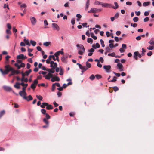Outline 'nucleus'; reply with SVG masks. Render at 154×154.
Returning a JSON list of instances; mask_svg holds the SVG:
<instances>
[{
  "label": "nucleus",
  "instance_id": "1",
  "mask_svg": "<svg viewBox=\"0 0 154 154\" xmlns=\"http://www.w3.org/2000/svg\"><path fill=\"white\" fill-rule=\"evenodd\" d=\"M76 46L78 51V54L79 55H82L85 51V49L84 46L81 44H77Z\"/></svg>",
  "mask_w": 154,
  "mask_h": 154
},
{
  "label": "nucleus",
  "instance_id": "2",
  "mask_svg": "<svg viewBox=\"0 0 154 154\" xmlns=\"http://www.w3.org/2000/svg\"><path fill=\"white\" fill-rule=\"evenodd\" d=\"M101 11L100 9H97L95 8H92L90 10L88 11V13H96L99 12Z\"/></svg>",
  "mask_w": 154,
  "mask_h": 154
},
{
  "label": "nucleus",
  "instance_id": "3",
  "mask_svg": "<svg viewBox=\"0 0 154 154\" xmlns=\"http://www.w3.org/2000/svg\"><path fill=\"white\" fill-rule=\"evenodd\" d=\"M103 68L106 72L109 73L110 72L111 66L110 65H104L103 66Z\"/></svg>",
  "mask_w": 154,
  "mask_h": 154
},
{
  "label": "nucleus",
  "instance_id": "4",
  "mask_svg": "<svg viewBox=\"0 0 154 154\" xmlns=\"http://www.w3.org/2000/svg\"><path fill=\"white\" fill-rule=\"evenodd\" d=\"M137 56L139 58H141L143 56L141 55V54H140L138 51L134 52V58L137 60Z\"/></svg>",
  "mask_w": 154,
  "mask_h": 154
},
{
  "label": "nucleus",
  "instance_id": "5",
  "mask_svg": "<svg viewBox=\"0 0 154 154\" xmlns=\"http://www.w3.org/2000/svg\"><path fill=\"white\" fill-rule=\"evenodd\" d=\"M32 70L29 69L28 70L26 71L24 73H21L22 76L24 77L25 76H28L32 72Z\"/></svg>",
  "mask_w": 154,
  "mask_h": 154
},
{
  "label": "nucleus",
  "instance_id": "6",
  "mask_svg": "<svg viewBox=\"0 0 154 154\" xmlns=\"http://www.w3.org/2000/svg\"><path fill=\"white\" fill-rule=\"evenodd\" d=\"M14 65L16 67H17L18 69H20L21 67H24L25 66V64L22 62L21 63L20 65L19 64H17V63H15Z\"/></svg>",
  "mask_w": 154,
  "mask_h": 154
},
{
  "label": "nucleus",
  "instance_id": "7",
  "mask_svg": "<svg viewBox=\"0 0 154 154\" xmlns=\"http://www.w3.org/2000/svg\"><path fill=\"white\" fill-rule=\"evenodd\" d=\"M101 5L103 7L111 8L112 7V5L108 3H102Z\"/></svg>",
  "mask_w": 154,
  "mask_h": 154
},
{
  "label": "nucleus",
  "instance_id": "8",
  "mask_svg": "<svg viewBox=\"0 0 154 154\" xmlns=\"http://www.w3.org/2000/svg\"><path fill=\"white\" fill-rule=\"evenodd\" d=\"M117 67L120 71H124V69L123 68V65L122 63H118L117 64Z\"/></svg>",
  "mask_w": 154,
  "mask_h": 154
},
{
  "label": "nucleus",
  "instance_id": "9",
  "mask_svg": "<svg viewBox=\"0 0 154 154\" xmlns=\"http://www.w3.org/2000/svg\"><path fill=\"white\" fill-rule=\"evenodd\" d=\"M52 27L54 30H56L59 31L60 30V28L58 26L56 23H52Z\"/></svg>",
  "mask_w": 154,
  "mask_h": 154
},
{
  "label": "nucleus",
  "instance_id": "10",
  "mask_svg": "<svg viewBox=\"0 0 154 154\" xmlns=\"http://www.w3.org/2000/svg\"><path fill=\"white\" fill-rule=\"evenodd\" d=\"M30 20L32 25H34L36 24L37 21L35 18L34 17H31L30 18Z\"/></svg>",
  "mask_w": 154,
  "mask_h": 154
},
{
  "label": "nucleus",
  "instance_id": "11",
  "mask_svg": "<svg viewBox=\"0 0 154 154\" xmlns=\"http://www.w3.org/2000/svg\"><path fill=\"white\" fill-rule=\"evenodd\" d=\"M60 80V79L57 76H54L51 79V81L53 82L54 81H59Z\"/></svg>",
  "mask_w": 154,
  "mask_h": 154
},
{
  "label": "nucleus",
  "instance_id": "12",
  "mask_svg": "<svg viewBox=\"0 0 154 154\" xmlns=\"http://www.w3.org/2000/svg\"><path fill=\"white\" fill-rule=\"evenodd\" d=\"M3 88L5 90L8 91H12L11 88L10 86H4Z\"/></svg>",
  "mask_w": 154,
  "mask_h": 154
},
{
  "label": "nucleus",
  "instance_id": "13",
  "mask_svg": "<svg viewBox=\"0 0 154 154\" xmlns=\"http://www.w3.org/2000/svg\"><path fill=\"white\" fill-rule=\"evenodd\" d=\"M5 69L8 71V72L9 71L12 70L13 69V68L12 67H9V66L8 65L5 66Z\"/></svg>",
  "mask_w": 154,
  "mask_h": 154
},
{
  "label": "nucleus",
  "instance_id": "14",
  "mask_svg": "<svg viewBox=\"0 0 154 154\" xmlns=\"http://www.w3.org/2000/svg\"><path fill=\"white\" fill-rule=\"evenodd\" d=\"M72 84V82H69L67 83V84H64L62 87H63V88H65L67 86L71 85Z\"/></svg>",
  "mask_w": 154,
  "mask_h": 154
},
{
  "label": "nucleus",
  "instance_id": "15",
  "mask_svg": "<svg viewBox=\"0 0 154 154\" xmlns=\"http://www.w3.org/2000/svg\"><path fill=\"white\" fill-rule=\"evenodd\" d=\"M53 106L50 104H49L48 103V105H47L46 109L48 110H50V109H53Z\"/></svg>",
  "mask_w": 154,
  "mask_h": 154
},
{
  "label": "nucleus",
  "instance_id": "16",
  "mask_svg": "<svg viewBox=\"0 0 154 154\" xmlns=\"http://www.w3.org/2000/svg\"><path fill=\"white\" fill-rule=\"evenodd\" d=\"M26 94H25L24 93L22 92L21 93V94H19L21 97H23V98L24 99H26Z\"/></svg>",
  "mask_w": 154,
  "mask_h": 154
},
{
  "label": "nucleus",
  "instance_id": "17",
  "mask_svg": "<svg viewBox=\"0 0 154 154\" xmlns=\"http://www.w3.org/2000/svg\"><path fill=\"white\" fill-rule=\"evenodd\" d=\"M67 57H62L61 58V60L63 63H66L67 62L66 59Z\"/></svg>",
  "mask_w": 154,
  "mask_h": 154
},
{
  "label": "nucleus",
  "instance_id": "18",
  "mask_svg": "<svg viewBox=\"0 0 154 154\" xmlns=\"http://www.w3.org/2000/svg\"><path fill=\"white\" fill-rule=\"evenodd\" d=\"M47 105H48V103L44 102L42 103V105H40V107L42 108H44L45 106H46Z\"/></svg>",
  "mask_w": 154,
  "mask_h": 154
},
{
  "label": "nucleus",
  "instance_id": "19",
  "mask_svg": "<svg viewBox=\"0 0 154 154\" xmlns=\"http://www.w3.org/2000/svg\"><path fill=\"white\" fill-rule=\"evenodd\" d=\"M23 41L25 43L26 45H28L29 46L30 45V44L29 43V40L28 39H24L23 40Z\"/></svg>",
  "mask_w": 154,
  "mask_h": 154
},
{
  "label": "nucleus",
  "instance_id": "20",
  "mask_svg": "<svg viewBox=\"0 0 154 154\" xmlns=\"http://www.w3.org/2000/svg\"><path fill=\"white\" fill-rule=\"evenodd\" d=\"M23 57L24 55L23 54H20L17 56V59H23Z\"/></svg>",
  "mask_w": 154,
  "mask_h": 154
},
{
  "label": "nucleus",
  "instance_id": "21",
  "mask_svg": "<svg viewBox=\"0 0 154 154\" xmlns=\"http://www.w3.org/2000/svg\"><path fill=\"white\" fill-rule=\"evenodd\" d=\"M32 97L31 95H29L28 97H26V99H24L27 100V101H29L32 99Z\"/></svg>",
  "mask_w": 154,
  "mask_h": 154
},
{
  "label": "nucleus",
  "instance_id": "22",
  "mask_svg": "<svg viewBox=\"0 0 154 154\" xmlns=\"http://www.w3.org/2000/svg\"><path fill=\"white\" fill-rule=\"evenodd\" d=\"M20 83L17 82L14 85V87L16 88L19 89L20 88Z\"/></svg>",
  "mask_w": 154,
  "mask_h": 154
},
{
  "label": "nucleus",
  "instance_id": "23",
  "mask_svg": "<svg viewBox=\"0 0 154 154\" xmlns=\"http://www.w3.org/2000/svg\"><path fill=\"white\" fill-rule=\"evenodd\" d=\"M26 88L25 87H23L22 88V90L21 91H20L19 92V94H21V93L23 92L25 94H26V92L25 91V90H26Z\"/></svg>",
  "mask_w": 154,
  "mask_h": 154
},
{
  "label": "nucleus",
  "instance_id": "24",
  "mask_svg": "<svg viewBox=\"0 0 154 154\" xmlns=\"http://www.w3.org/2000/svg\"><path fill=\"white\" fill-rule=\"evenodd\" d=\"M21 80L22 82L24 81L26 82H27L28 81V79L27 78H25L23 76L21 79Z\"/></svg>",
  "mask_w": 154,
  "mask_h": 154
},
{
  "label": "nucleus",
  "instance_id": "25",
  "mask_svg": "<svg viewBox=\"0 0 154 154\" xmlns=\"http://www.w3.org/2000/svg\"><path fill=\"white\" fill-rule=\"evenodd\" d=\"M149 43L150 44L153 45L154 46V39L153 38H152L149 42Z\"/></svg>",
  "mask_w": 154,
  "mask_h": 154
},
{
  "label": "nucleus",
  "instance_id": "26",
  "mask_svg": "<svg viewBox=\"0 0 154 154\" xmlns=\"http://www.w3.org/2000/svg\"><path fill=\"white\" fill-rule=\"evenodd\" d=\"M114 4L115 5V7L112 6V8L113 9H116L118 8L119 6L117 2H114Z\"/></svg>",
  "mask_w": 154,
  "mask_h": 154
},
{
  "label": "nucleus",
  "instance_id": "27",
  "mask_svg": "<svg viewBox=\"0 0 154 154\" xmlns=\"http://www.w3.org/2000/svg\"><path fill=\"white\" fill-rule=\"evenodd\" d=\"M50 44L51 42H46L43 44L46 47L48 46Z\"/></svg>",
  "mask_w": 154,
  "mask_h": 154
},
{
  "label": "nucleus",
  "instance_id": "28",
  "mask_svg": "<svg viewBox=\"0 0 154 154\" xmlns=\"http://www.w3.org/2000/svg\"><path fill=\"white\" fill-rule=\"evenodd\" d=\"M30 42L31 44L33 46H35L36 45V42L34 41L31 40L30 41Z\"/></svg>",
  "mask_w": 154,
  "mask_h": 154
},
{
  "label": "nucleus",
  "instance_id": "29",
  "mask_svg": "<svg viewBox=\"0 0 154 154\" xmlns=\"http://www.w3.org/2000/svg\"><path fill=\"white\" fill-rule=\"evenodd\" d=\"M150 2H144L143 5L144 6H146L149 5L150 4Z\"/></svg>",
  "mask_w": 154,
  "mask_h": 154
},
{
  "label": "nucleus",
  "instance_id": "30",
  "mask_svg": "<svg viewBox=\"0 0 154 154\" xmlns=\"http://www.w3.org/2000/svg\"><path fill=\"white\" fill-rule=\"evenodd\" d=\"M89 0H87L86 3L85 9H87L88 8L89 5Z\"/></svg>",
  "mask_w": 154,
  "mask_h": 154
},
{
  "label": "nucleus",
  "instance_id": "31",
  "mask_svg": "<svg viewBox=\"0 0 154 154\" xmlns=\"http://www.w3.org/2000/svg\"><path fill=\"white\" fill-rule=\"evenodd\" d=\"M94 4L95 5H101V4H102V3L99 1L96 0L95 1V2H94Z\"/></svg>",
  "mask_w": 154,
  "mask_h": 154
},
{
  "label": "nucleus",
  "instance_id": "32",
  "mask_svg": "<svg viewBox=\"0 0 154 154\" xmlns=\"http://www.w3.org/2000/svg\"><path fill=\"white\" fill-rule=\"evenodd\" d=\"M86 66L88 68H88H90L91 66V63H89L88 61L86 62Z\"/></svg>",
  "mask_w": 154,
  "mask_h": 154
},
{
  "label": "nucleus",
  "instance_id": "33",
  "mask_svg": "<svg viewBox=\"0 0 154 154\" xmlns=\"http://www.w3.org/2000/svg\"><path fill=\"white\" fill-rule=\"evenodd\" d=\"M91 37L94 40H96L97 38L96 36H94V34L93 33H91L90 34Z\"/></svg>",
  "mask_w": 154,
  "mask_h": 154
},
{
  "label": "nucleus",
  "instance_id": "34",
  "mask_svg": "<svg viewBox=\"0 0 154 154\" xmlns=\"http://www.w3.org/2000/svg\"><path fill=\"white\" fill-rule=\"evenodd\" d=\"M63 74V68L61 67H60V73L59 74L61 75H62Z\"/></svg>",
  "mask_w": 154,
  "mask_h": 154
},
{
  "label": "nucleus",
  "instance_id": "35",
  "mask_svg": "<svg viewBox=\"0 0 154 154\" xmlns=\"http://www.w3.org/2000/svg\"><path fill=\"white\" fill-rule=\"evenodd\" d=\"M93 41V40L91 38H88L87 39V42L90 43L91 44L92 43Z\"/></svg>",
  "mask_w": 154,
  "mask_h": 154
},
{
  "label": "nucleus",
  "instance_id": "36",
  "mask_svg": "<svg viewBox=\"0 0 154 154\" xmlns=\"http://www.w3.org/2000/svg\"><path fill=\"white\" fill-rule=\"evenodd\" d=\"M13 32L14 33L15 35L17 36V35L15 34L16 32H17V30L15 28V27H13Z\"/></svg>",
  "mask_w": 154,
  "mask_h": 154
},
{
  "label": "nucleus",
  "instance_id": "37",
  "mask_svg": "<svg viewBox=\"0 0 154 154\" xmlns=\"http://www.w3.org/2000/svg\"><path fill=\"white\" fill-rule=\"evenodd\" d=\"M5 111L4 110H2L0 112V118L5 114Z\"/></svg>",
  "mask_w": 154,
  "mask_h": 154
},
{
  "label": "nucleus",
  "instance_id": "38",
  "mask_svg": "<svg viewBox=\"0 0 154 154\" xmlns=\"http://www.w3.org/2000/svg\"><path fill=\"white\" fill-rule=\"evenodd\" d=\"M100 43L102 45V46L103 47H105V45L104 44V41L102 39H101L100 40Z\"/></svg>",
  "mask_w": 154,
  "mask_h": 154
},
{
  "label": "nucleus",
  "instance_id": "39",
  "mask_svg": "<svg viewBox=\"0 0 154 154\" xmlns=\"http://www.w3.org/2000/svg\"><path fill=\"white\" fill-rule=\"evenodd\" d=\"M95 78V76L94 75L92 74L90 77L89 79L91 80H93Z\"/></svg>",
  "mask_w": 154,
  "mask_h": 154
},
{
  "label": "nucleus",
  "instance_id": "40",
  "mask_svg": "<svg viewBox=\"0 0 154 154\" xmlns=\"http://www.w3.org/2000/svg\"><path fill=\"white\" fill-rule=\"evenodd\" d=\"M154 45L149 46L147 48L149 50H152L154 49Z\"/></svg>",
  "mask_w": 154,
  "mask_h": 154
},
{
  "label": "nucleus",
  "instance_id": "41",
  "mask_svg": "<svg viewBox=\"0 0 154 154\" xmlns=\"http://www.w3.org/2000/svg\"><path fill=\"white\" fill-rule=\"evenodd\" d=\"M116 55V54L115 53L113 52L111 53H109L108 54V56H112V57H115Z\"/></svg>",
  "mask_w": 154,
  "mask_h": 154
},
{
  "label": "nucleus",
  "instance_id": "42",
  "mask_svg": "<svg viewBox=\"0 0 154 154\" xmlns=\"http://www.w3.org/2000/svg\"><path fill=\"white\" fill-rule=\"evenodd\" d=\"M36 97L39 100H42V99H43V97H42L41 96V95H37L36 96Z\"/></svg>",
  "mask_w": 154,
  "mask_h": 154
},
{
  "label": "nucleus",
  "instance_id": "43",
  "mask_svg": "<svg viewBox=\"0 0 154 154\" xmlns=\"http://www.w3.org/2000/svg\"><path fill=\"white\" fill-rule=\"evenodd\" d=\"M43 121L46 125H49V122L48 119L45 118H44L43 119Z\"/></svg>",
  "mask_w": 154,
  "mask_h": 154
},
{
  "label": "nucleus",
  "instance_id": "44",
  "mask_svg": "<svg viewBox=\"0 0 154 154\" xmlns=\"http://www.w3.org/2000/svg\"><path fill=\"white\" fill-rule=\"evenodd\" d=\"M146 51L143 48H142V53L141 54V55L144 56L145 55L144 53L146 52Z\"/></svg>",
  "mask_w": 154,
  "mask_h": 154
},
{
  "label": "nucleus",
  "instance_id": "45",
  "mask_svg": "<svg viewBox=\"0 0 154 154\" xmlns=\"http://www.w3.org/2000/svg\"><path fill=\"white\" fill-rule=\"evenodd\" d=\"M116 79L117 78L115 76H114L113 78V79L112 80L110 81H109V82H115L116 81Z\"/></svg>",
  "mask_w": 154,
  "mask_h": 154
},
{
  "label": "nucleus",
  "instance_id": "46",
  "mask_svg": "<svg viewBox=\"0 0 154 154\" xmlns=\"http://www.w3.org/2000/svg\"><path fill=\"white\" fill-rule=\"evenodd\" d=\"M26 5L25 3H23L21 4L20 5V7L21 8H26Z\"/></svg>",
  "mask_w": 154,
  "mask_h": 154
},
{
  "label": "nucleus",
  "instance_id": "47",
  "mask_svg": "<svg viewBox=\"0 0 154 154\" xmlns=\"http://www.w3.org/2000/svg\"><path fill=\"white\" fill-rule=\"evenodd\" d=\"M88 69V68L85 66H83L82 70H83L84 71H85Z\"/></svg>",
  "mask_w": 154,
  "mask_h": 154
},
{
  "label": "nucleus",
  "instance_id": "48",
  "mask_svg": "<svg viewBox=\"0 0 154 154\" xmlns=\"http://www.w3.org/2000/svg\"><path fill=\"white\" fill-rule=\"evenodd\" d=\"M47 72H44L42 71H40L39 72V74H42L43 75H45L46 74Z\"/></svg>",
  "mask_w": 154,
  "mask_h": 154
},
{
  "label": "nucleus",
  "instance_id": "49",
  "mask_svg": "<svg viewBox=\"0 0 154 154\" xmlns=\"http://www.w3.org/2000/svg\"><path fill=\"white\" fill-rule=\"evenodd\" d=\"M17 63H17V64H19L21 63H22V61L21 60L19 59H17Z\"/></svg>",
  "mask_w": 154,
  "mask_h": 154
},
{
  "label": "nucleus",
  "instance_id": "50",
  "mask_svg": "<svg viewBox=\"0 0 154 154\" xmlns=\"http://www.w3.org/2000/svg\"><path fill=\"white\" fill-rule=\"evenodd\" d=\"M133 20L134 22H137L138 21V18L137 17H135L133 19Z\"/></svg>",
  "mask_w": 154,
  "mask_h": 154
},
{
  "label": "nucleus",
  "instance_id": "51",
  "mask_svg": "<svg viewBox=\"0 0 154 154\" xmlns=\"http://www.w3.org/2000/svg\"><path fill=\"white\" fill-rule=\"evenodd\" d=\"M50 72L51 73H53L55 72V69L51 68L50 69Z\"/></svg>",
  "mask_w": 154,
  "mask_h": 154
},
{
  "label": "nucleus",
  "instance_id": "52",
  "mask_svg": "<svg viewBox=\"0 0 154 154\" xmlns=\"http://www.w3.org/2000/svg\"><path fill=\"white\" fill-rule=\"evenodd\" d=\"M46 119H49L50 118V116L48 114H45V118Z\"/></svg>",
  "mask_w": 154,
  "mask_h": 154
},
{
  "label": "nucleus",
  "instance_id": "53",
  "mask_svg": "<svg viewBox=\"0 0 154 154\" xmlns=\"http://www.w3.org/2000/svg\"><path fill=\"white\" fill-rule=\"evenodd\" d=\"M52 67H51V68H53L54 69H55L57 67V64L55 63L53 65H52Z\"/></svg>",
  "mask_w": 154,
  "mask_h": 154
},
{
  "label": "nucleus",
  "instance_id": "54",
  "mask_svg": "<svg viewBox=\"0 0 154 154\" xmlns=\"http://www.w3.org/2000/svg\"><path fill=\"white\" fill-rule=\"evenodd\" d=\"M41 112L43 114L45 115V114H46V110L45 109H42L41 110Z\"/></svg>",
  "mask_w": 154,
  "mask_h": 154
},
{
  "label": "nucleus",
  "instance_id": "55",
  "mask_svg": "<svg viewBox=\"0 0 154 154\" xmlns=\"http://www.w3.org/2000/svg\"><path fill=\"white\" fill-rule=\"evenodd\" d=\"M44 77L46 79L48 80H50V77L49 76H48V74L46 75H44Z\"/></svg>",
  "mask_w": 154,
  "mask_h": 154
},
{
  "label": "nucleus",
  "instance_id": "56",
  "mask_svg": "<svg viewBox=\"0 0 154 154\" xmlns=\"http://www.w3.org/2000/svg\"><path fill=\"white\" fill-rule=\"evenodd\" d=\"M82 25L83 27H88L89 26H87V23H82Z\"/></svg>",
  "mask_w": 154,
  "mask_h": 154
},
{
  "label": "nucleus",
  "instance_id": "57",
  "mask_svg": "<svg viewBox=\"0 0 154 154\" xmlns=\"http://www.w3.org/2000/svg\"><path fill=\"white\" fill-rule=\"evenodd\" d=\"M7 26L8 28L9 29H11V24L10 23H8L7 24Z\"/></svg>",
  "mask_w": 154,
  "mask_h": 154
},
{
  "label": "nucleus",
  "instance_id": "58",
  "mask_svg": "<svg viewBox=\"0 0 154 154\" xmlns=\"http://www.w3.org/2000/svg\"><path fill=\"white\" fill-rule=\"evenodd\" d=\"M95 76L97 79H99L101 78V76L99 75H95Z\"/></svg>",
  "mask_w": 154,
  "mask_h": 154
},
{
  "label": "nucleus",
  "instance_id": "59",
  "mask_svg": "<svg viewBox=\"0 0 154 154\" xmlns=\"http://www.w3.org/2000/svg\"><path fill=\"white\" fill-rule=\"evenodd\" d=\"M113 73L114 74H115L116 76L118 77H119L120 76V74L119 73H116L114 72H113Z\"/></svg>",
  "mask_w": 154,
  "mask_h": 154
},
{
  "label": "nucleus",
  "instance_id": "60",
  "mask_svg": "<svg viewBox=\"0 0 154 154\" xmlns=\"http://www.w3.org/2000/svg\"><path fill=\"white\" fill-rule=\"evenodd\" d=\"M31 88L32 89H34L36 88V86L35 85L32 84L31 85Z\"/></svg>",
  "mask_w": 154,
  "mask_h": 154
},
{
  "label": "nucleus",
  "instance_id": "61",
  "mask_svg": "<svg viewBox=\"0 0 154 154\" xmlns=\"http://www.w3.org/2000/svg\"><path fill=\"white\" fill-rule=\"evenodd\" d=\"M55 88V84H53L52 85V89H51L52 91H54Z\"/></svg>",
  "mask_w": 154,
  "mask_h": 154
},
{
  "label": "nucleus",
  "instance_id": "62",
  "mask_svg": "<svg viewBox=\"0 0 154 154\" xmlns=\"http://www.w3.org/2000/svg\"><path fill=\"white\" fill-rule=\"evenodd\" d=\"M113 88L114 89V91L115 92L118 91L119 90L118 87L117 86H114L113 87Z\"/></svg>",
  "mask_w": 154,
  "mask_h": 154
},
{
  "label": "nucleus",
  "instance_id": "63",
  "mask_svg": "<svg viewBox=\"0 0 154 154\" xmlns=\"http://www.w3.org/2000/svg\"><path fill=\"white\" fill-rule=\"evenodd\" d=\"M137 25V24L135 23L134 24L131 23V26H133V27L134 28L136 27Z\"/></svg>",
  "mask_w": 154,
  "mask_h": 154
},
{
  "label": "nucleus",
  "instance_id": "64",
  "mask_svg": "<svg viewBox=\"0 0 154 154\" xmlns=\"http://www.w3.org/2000/svg\"><path fill=\"white\" fill-rule=\"evenodd\" d=\"M152 54V51H150L147 53V55L149 56H150Z\"/></svg>",
  "mask_w": 154,
  "mask_h": 154
}]
</instances>
